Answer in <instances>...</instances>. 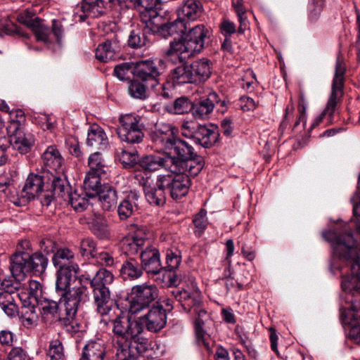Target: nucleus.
Returning <instances> with one entry per match:
<instances>
[{"label":"nucleus","mask_w":360,"mask_h":360,"mask_svg":"<svg viewBox=\"0 0 360 360\" xmlns=\"http://www.w3.org/2000/svg\"><path fill=\"white\" fill-rule=\"evenodd\" d=\"M323 237L332 243L333 257L350 265L351 275L342 277L341 286L344 291L354 296L351 308L360 311V248L356 245L351 231L345 229L341 233L337 230L323 232Z\"/></svg>","instance_id":"obj_1"},{"label":"nucleus","mask_w":360,"mask_h":360,"mask_svg":"<svg viewBox=\"0 0 360 360\" xmlns=\"http://www.w3.org/2000/svg\"><path fill=\"white\" fill-rule=\"evenodd\" d=\"M56 290L60 299L58 302L41 299L37 304L42 315L51 316L55 319H64L66 325H71L74 331L79 330V325L75 321V317L81 303L85 302L88 297L86 286L79 285L72 288L66 287L60 289L56 285Z\"/></svg>","instance_id":"obj_2"},{"label":"nucleus","mask_w":360,"mask_h":360,"mask_svg":"<svg viewBox=\"0 0 360 360\" xmlns=\"http://www.w3.org/2000/svg\"><path fill=\"white\" fill-rule=\"evenodd\" d=\"M85 270L79 276L78 280L80 285L89 283L92 290L94 303L96 311L101 316L108 315L112 311V300L109 285L114 280V276L111 271L101 268L96 271L94 266L86 264Z\"/></svg>","instance_id":"obj_3"},{"label":"nucleus","mask_w":360,"mask_h":360,"mask_svg":"<svg viewBox=\"0 0 360 360\" xmlns=\"http://www.w3.org/2000/svg\"><path fill=\"white\" fill-rule=\"evenodd\" d=\"M112 344L115 355L118 360H129L132 357L130 352L131 341H139L143 333L141 320L131 319L128 315L120 312L112 319Z\"/></svg>","instance_id":"obj_4"},{"label":"nucleus","mask_w":360,"mask_h":360,"mask_svg":"<svg viewBox=\"0 0 360 360\" xmlns=\"http://www.w3.org/2000/svg\"><path fill=\"white\" fill-rule=\"evenodd\" d=\"M345 72L346 65L342 56L339 54L336 58L331 93L326 106L323 111L314 120L311 124V128L317 127L326 115L328 116V123L332 124L333 122L334 115L337 110L338 104L340 102L343 95Z\"/></svg>","instance_id":"obj_5"},{"label":"nucleus","mask_w":360,"mask_h":360,"mask_svg":"<svg viewBox=\"0 0 360 360\" xmlns=\"http://www.w3.org/2000/svg\"><path fill=\"white\" fill-rule=\"evenodd\" d=\"M168 150H172L176 155L172 156L174 166H176L174 171L184 169L188 170V174L195 176L198 175L204 167L202 158L198 155L194 148L188 142L176 138Z\"/></svg>","instance_id":"obj_6"},{"label":"nucleus","mask_w":360,"mask_h":360,"mask_svg":"<svg viewBox=\"0 0 360 360\" xmlns=\"http://www.w3.org/2000/svg\"><path fill=\"white\" fill-rule=\"evenodd\" d=\"M49 179L46 172L42 174L30 173L20 192V198L23 202L39 198L42 205L49 206L53 200L52 193L48 191Z\"/></svg>","instance_id":"obj_7"},{"label":"nucleus","mask_w":360,"mask_h":360,"mask_svg":"<svg viewBox=\"0 0 360 360\" xmlns=\"http://www.w3.org/2000/svg\"><path fill=\"white\" fill-rule=\"evenodd\" d=\"M74 258L75 254L68 248L58 249L53 256L54 266L59 267L56 283L61 290L69 287L72 278L79 272L78 264L72 262Z\"/></svg>","instance_id":"obj_8"},{"label":"nucleus","mask_w":360,"mask_h":360,"mask_svg":"<svg viewBox=\"0 0 360 360\" xmlns=\"http://www.w3.org/2000/svg\"><path fill=\"white\" fill-rule=\"evenodd\" d=\"M166 68L164 60H144L137 62L134 68V75L146 83L148 88L155 89L160 84V76Z\"/></svg>","instance_id":"obj_9"},{"label":"nucleus","mask_w":360,"mask_h":360,"mask_svg":"<svg viewBox=\"0 0 360 360\" xmlns=\"http://www.w3.org/2000/svg\"><path fill=\"white\" fill-rule=\"evenodd\" d=\"M120 126L117 133L122 141L131 144H138L144 138L143 124L141 118L134 114H126L119 118Z\"/></svg>","instance_id":"obj_10"},{"label":"nucleus","mask_w":360,"mask_h":360,"mask_svg":"<svg viewBox=\"0 0 360 360\" xmlns=\"http://www.w3.org/2000/svg\"><path fill=\"white\" fill-rule=\"evenodd\" d=\"M11 257L14 263L13 271L25 277L26 273L30 271L35 274H42L48 264L47 258L39 252L32 255L25 252H15Z\"/></svg>","instance_id":"obj_11"},{"label":"nucleus","mask_w":360,"mask_h":360,"mask_svg":"<svg viewBox=\"0 0 360 360\" xmlns=\"http://www.w3.org/2000/svg\"><path fill=\"white\" fill-rule=\"evenodd\" d=\"M158 297V289L154 284L145 283L133 286L129 300V313L135 314L149 308Z\"/></svg>","instance_id":"obj_12"},{"label":"nucleus","mask_w":360,"mask_h":360,"mask_svg":"<svg viewBox=\"0 0 360 360\" xmlns=\"http://www.w3.org/2000/svg\"><path fill=\"white\" fill-rule=\"evenodd\" d=\"M170 172L167 174H160L162 179V184L165 186L167 191H168L171 197L177 200L185 196L191 186V179L188 170L184 169L180 171H174L169 169Z\"/></svg>","instance_id":"obj_13"},{"label":"nucleus","mask_w":360,"mask_h":360,"mask_svg":"<svg viewBox=\"0 0 360 360\" xmlns=\"http://www.w3.org/2000/svg\"><path fill=\"white\" fill-rule=\"evenodd\" d=\"M198 53L186 41V38L174 37L169 42V48L165 51V57L176 63H186L187 60L195 56Z\"/></svg>","instance_id":"obj_14"},{"label":"nucleus","mask_w":360,"mask_h":360,"mask_svg":"<svg viewBox=\"0 0 360 360\" xmlns=\"http://www.w3.org/2000/svg\"><path fill=\"white\" fill-rule=\"evenodd\" d=\"M150 243L145 232L137 229L133 233L124 237L120 241L122 252L128 255H134L141 252Z\"/></svg>","instance_id":"obj_15"},{"label":"nucleus","mask_w":360,"mask_h":360,"mask_svg":"<svg viewBox=\"0 0 360 360\" xmlns=\"http://www.w3.org/2000/svg\"><path fill=\"white\" fill-rule=\"evenodd\" d=\"M193 313L197 316L195 321L196 342L200 347H203L210 352L214 345L210 335L205 330V324L210 320L207 311L201 308H196Z\"/></svg>","instance_id":"obj_16"},{"label":"nucleus","mask_w":360,"mask_h":360,"mask_svg":"<svg viewBox=\"0 0 360 360\" xmlns=\"http://www.w3.org/2000/svg\"><path fill=\"white\" fill-rule=\"evenodd\" d=\"M142 186L145 198L150 205L162 206L165 204L167 190L160 175L158 176L155 184H151L148 180H143Z\"/></svg>","instance_id":"obj_17"},{"label":"nucleus","mask_w":360,"mask_h":360,"mask_svg":"<svg viewBox=\"0 0 360 360\" xmlns=\"http://www.w3.org/2000/svg\"><path fill=\"white\" fill-rule=\"evenodd\" d=\"M9 143L14 150L20 154H27L31 151L34 145V135L25 128L8 131Z\"/></svg>","instance_id":"obj_18"},{"label":"nucleus","mask_w":360,"mask_h":360,"mask_svg":"<svg viewBox=\"0 0 360 360\" xmlns=\"http://www.w3.org/2000/svg\"><path fill=\"white\" fill-rule=\"evenodd\" d=\"M138 320H141L143 330L146 326L150 332H158L166 325V310L162 305L153 307L146 315L138 318Z\"/></svg>","instance_id":"obj_19"},{"label":"nucleus","mask_w":360,"mask_h":360,"mask_svg":"<svg viewBox=\"0 0 360 360\" xmlns=\"http://www.w3.org/2000/svg\"><path fill=\"white\" fill-rule=\"evenodd\" d=\"M183 36L198 54L205 47L206 40L210 37V30L202 24L197 25L188 28Z\"/></svg>","instance_id":"obj_20"},{"label":"nucleus","mask_w":360,"mask_h":360,"mask_svg":"<svg viewBox=\"0 0 360 360\" xmlns=\"http://www.w3.org/2000/svg\"><path fill=\"white\" fill-rule=\"evenodd\" d=\"M217 101L218 95L215 92L209 94L207 97H202L195 100L192 105L193 116L195 119H209Z\"/></svg>","instance_id":"obj_21"},{"label":"nucleus","mask_w":360,"mask_h":360,"mask_svg":"<svg viewBox=\"0 0 360 360\" xmlns=\"http://www.w3.org/2000/svg\"><path fill=\"white\" fill-rule=\"evenodd\" d=\"M141 266L148 274H158L162 269L158 250L150 243L140 254Z\"/></svg>","instance_id":"obj_22"},{"label":"nucleus","mask_w":360,"mask_h":360,"mask_svg":"<svg viewBox=\"0 0 360 360\" xmlns=\"http://www.w3.org/2000/svg\"><path fill=\"white\" fill-rule=\"evenodd\" d=\"M174 160L172 156L160 157L155 155H149L143 157L139 160L140 167L148 172H155L164 168L166 170H175L176 166H174Z\"/></svg>","instance_id":"obj_23"},{"label":"nucleus","mask_w":360,"mask_h":360,"mask_svg":"<svg viewBox=\"0 0 360 360\" xmlns=\"http://www.w3.org/2000/svg\"><path fill=\"white\" fill-rule=\"evenodd\" d=\"M177 129L170 124L160 122L157 124L152 139L154 142L169 149L170 145L176 140Z\"/></svg>","instance_id":"obj_24"},{"label":"nucleus","mask_w":360,"mask_h":360,"mask_svg":"<svg viewBox=\"0 0 360 360\" xmlns=\"http://www.w3.org/2000/svg\"><path fill=\"white\" fill-rule=\"evenodd\" d=\"M42 161L47 169L48 175L53 174V172L60 173L63 172V159L55 146H49L42 154Z\"/></svg>","instance_id":"obj_25"},{"label":"nucleus","mask_w":360,"mask_h":360,"mask_svg":"<svg viewBox=\"0 0 360 360\" xmlns=\"http://www.w3.org/2000/svg\"><path fill=\"white\" fill-rule=\"evenodd\" d=\"M13 260L10 259V271L11 275H6L4 273H0V289L9 293H14L19 290L22 284L21 281L25 279L24 275H18L13 271Z\"/></svg>","instance_id":"obj_26"},{"label":"nucleus","mask_w":360,"mask_h":360,"mask_svg":"<svg viewBox=\"0 0 360 360\" xmlns=\"http://www.w3.org/2000/svg\"><path fill=\"white\" fill-rule=\"evenodd\" d=\"M194 142L204 148H210L218 141L219 133L214 126L208 127L206 125H196Z\"/></svg>","instance_id":"obj_27"},{"label":"nucleus","mask_w":360,"mask_h":360,"mask_svg":"<svg viewBox=\"0 0 360 360\" xmlns=\"http://www.w3.org/2000/svg\"><path fill=\"white\" fill-rule=\"evenodd\" d=\"M112 0H83L80 9L84 17L98 18L111 6Z\"/></svg>","instance_id":"obj_28"},{"label":"nucleus","mask_w":360,"mask_h":360,"mask_svg":"<svg viewBox=\"0 0 360 360\" xmlns=\"http://www.w3.org/2000/svg\"><path fill=\"white\" fill-rule=\"evenodd\" d=\"M139 194L131 191L117 206V214L120 220H127L131 217L137 208Z\"/></svg>","instance_id":"obj_29"},{"label":"nucleus","mask_w":360,"mask_h":360,"mask_svg":"<svg viewBox=\"0 0 360 360\" xmlns=\"http://www.w3.org/2000/svg\"><path fill=\"white\" fill-rule=\"evenodd\" d=\"M188 30L186 22L184 19L178 18L174 22L159 25L155 33L163 38L178 36L181 37Z\"/></svg>","instance_id":"obj_30"},{"label":"nucleus","mask_w":360,"mask_h":360,"mask_svg":"<svg viewBox=\"0 0 360 360\" xmlns=\"http://www.w3.org/2000/svg\"><path fill=\"white\" fill-rule=\"evenodd\" d=\"M194 83H201L208 79L211 75V61L202 58L189 65Z\"/></svg>","instance_id":"obj_31"},{"label":"nucleus","mask_w":360,"mask_h":360,"mask_svg":"<svg viewBox=\"0 0 360 360\" xmlns=\"http://www.w3.org/2000/svg\"><path fill=\"white\" fill-rule=\"evenodd\" d=\"M49 181H51V188L53 195L67 200L68 195L71 194V186L68 181L63 172L56 174H51Z\"/></svg>","instance_id":"obj_32"},{"label":"nucleus","mask_w":360,"mask_h":360,"mask_svg":"<svg viewBox=\"0 0 360 360\" xmlns=\"http://www.w3.org/2000/svg\"><path fill=\"white\" fill-rule=\"evenodd\" d=\"M139 17L143 29L155 34L162 19L158 8H140Z\"/></svg>","instance_id":"obj_33"},{"label":"nucleus","mask_w":360,"mask_h":360,"mask_svg":"<svg viewBox=\"0 0 360 360\" xmlns=\"http://www.w3.org/2000/svg\"><path fill=\"white\" fill-rule=\"evenodd\" d=\"M108 143V139L101 127L96 124L90 127L87 134V146L96 149L104 150Z\"/></svg>","instance_id":"obj_34"},{"label":"nucleus","mask_w":360,"mask_h":360,"mask_svg":"<svg viewBox=\"0 0 360 360\" xmlns=\"http://www.w3.org/2000/svg\"><path fill=\"white\" fill-rule=\"evenodd\" d=\"M105 356V347L101 340L90 341L83 347L79 360H103Z\"/></svg>","instance_id":"obj_35"},{"label":"nucleus","mask_w":360,"mask_h":360,"mask_svg":"<svg viewBox=\"0 0 360 360\" xmlns=\"http://www.w3.org/2000/svg\"><path fill=\"white\" fill-rule=\"evenodd\" d=\"M120 51V45L117 40L108 39L100 44L96 49V58L101 62L106 63L115 57Z\"/></svg>","instance_id":"obj_36"},{"label":"nucleus","mask_w":360,"mask_h":360,"mask_svg":"<svg viewBox=\"0 0 360 360\" xmlns=\"http://www.w3.org/2000/svg\"><path fill=\"white\" fill-rule=\"evenodd\" d=\"M143 269L141 264L134 258L127 259L122 264L120 273L124 280L134 281L141 278Z\"/></svg>","instance_id":"obj_37"},{"label":"nucleus","mask_w":360,"mask_h":360,"mask_svg":"<svg viewBox=\"0 0 360 360\" xmlns=\"http://www.w3.org/2000/svg\"><path fill=\"white\" fill-rule=\"evenodd\" d=\"M97 196L103 210L110 211L115 208L117 202V193L111 186H104L102 190L98 193Z\"/></svg>","instance_id":"obj_38"},{"label":"nucleus","mask_w":360,"mask_h":360,"mask_svg":"<svg viewBox=\"0 0 360 360\" xmlns=\"http://www.w3.org/2000/svg\"><path fill=\"white\" fill-rule=\"evenodd\" d=\"M101 174L88 172L84 180V188L89 198H95L103 187H102Z\"/></svg>","instance_id":"obj_39"},{"label":"nucleus","mask_w":360,"mask_h":360,"mask_svg":"<svg viewBox=\"0 0 360 360\" xmlns=\"http://www.w3.org/2000/svg\"><path fill=\"white\" fill-rule=\"evenodd\" d=\"M169 77L173 84L194 83L189 65L182 64L171 70Z\"/></svg>","instance_id":"obj_40"},{"label":"nucleus","mask_w":360,"mask_h":360,"mask_svg":"<svg viewBox=\"0 0 360 360\" xmlns=\"http://www.w3.org/2000/svg\"><path fill=\"white\" fill-rule=\"evenodd\" d=\"M201 4L195 0H186L179 10V18H186L188 20H195L201 13Z\"/></svg>","instance_id":"obj_41"},{"label":"nucleus","mask_w":360,"mask_h":360,"mask_svg":"<svg viewBox=\"0 0 360 360\" xmlns=\"http://www.w3.org/2000/svg\"><path fill=\"white\" fill-rule=\"evenodd\" d=\"M115 158L124 168H132L137 163L138 152L136 150H128L124 147L119 146L115 149Z\"/></svg>","instance_id":"obj_42"},{"label":"nucleus","mask_w":360,"mask_h":360,"mask_svg":"<svg viewBox=\"0 0 360 360\" xmlns=\"http://www.w3.org/2000/svg\"><path fill=\"white\" fill-rule=\"evenodd\" d=\"M150 33L140 28L133 29L128 37V45L133 49H139L150 44V39L148 34Z\"/></svg>","instance_id":"obj_43"},{"label":"nucleus","mask_w":360,"mask_h":360,"mask_svg":"<svg viewBox=\"0 0 360 360\" xmlns=\"http://www.w3.org/2000/svg\"><path fill=\"white\" fill-rule=\"evenodd\" d=\"M90 199L87 195V192L85 191L79 193L75 191L68 195V200L72 207L77 212H83L86 210L90 205Z\"/></svg>","instance_id":"obj_44"},{"label":"nucleus","mask_w":360,"mask_h":360,"mask_svg":"<svg viewBox=\"0 0 360 360\" xmlns=\"http://www.w3.org/2000/svg\"><path fill=\"white\" fill-rule=\"evenodd\" d=\"M4 35L11 37H20L27 38L28 34L23 32L20 28L8 18L1 19L0 20V37Z\"/></svg>","instance_id":"obj_45"},{"label":"nucleus","mask_w":360,"mask_h":360,"mask_svg":"<svg viewBox=\"0 0 360 360\" xmlns=\"http://www.w3.org/2000/svg\"><path fill=\"white\" fill-rule=\"evenodd\" d=\"M90 228L93 233L100 239H107L110 237V233L108 224L101 215L92 220Z\"/></svg>","instance_id":"obj_46"},{"label":"nucleus","mask_w":360,"mask_h":360,"mask_svg":"<svg viewBox=\"0 0 360 360\" xmlns=\"http://www.w3.org/2000/svg\"><path fill=\"white\" fill-rule=\"evenodd\" d=\"M37 41H43L46 44L52 42V34L49 27L46 26L41 19L32 29Z\"/></svg>","instance_id":"obj_47"},{"label":"nucleus","mask_w":360,"mask_h":360,"mask_svg":"<svg viewBox=\"0 0 360 360\" xmlns=\"http://www.w3.org/2000/svg\"><path fill=\"white\" fill-rule=\"evenodd\" d=\"M25 115L20 109H17L10 112V121L7 126V131H13L19 129L25 128Z\"/></svg>","instance_id":"obj_48"},{"label":"nucleus","mask_w":360,"mask_h":360,"mask_svg":"<svg viewBox=\"0 0 360 360\" xmlns=\"http://www.w3.org/2000/svg\"><path fill=\"white\" fill-rule=\"evenodd\" d=\"M88 165L89 167V172H92L101 175L105 174L107 166L100 153L95 152L91 154L89 157Z\"/></svg>","instance_id":"obj_49"},{"label":"nucleus","mask_w":360,"mask_h":360,"mask_svg":"<svg viewBox=\"0 0 360 360\" xmlns=\"http://www.w3.org/2000/svg\"><path fill=\"white\" fill-rule=\"evenodd\" d=\"M79 250L80 255L88 259L95 258L98 254L96 242L89 238L81 240Z\"/></svg>","instance_id":"obj_50"},{"label":"nucleus","mask_w":360,"mask_h":360,"mask_svg":"<svg viewBox=\"0 0 360 360\" xmlns=\"http://www.w3.org/2000/svg\"><path fill=\"white\" fill-rule=\"evenodd\" d=\"M146 89H148L147 84L136 79L130 83L128 91L131 97L143 100L147 96Z\"/></svg>","instance_id":"obj_51"},{"label":"nucleus","mask_w":360,"mask_h":360,"mask_svg":"<svg viewBox=\"0 0 360 360\" xmlns=\"http://www.w3.org/2000/svg\"><path fill=\"white\" fill-rule=\"evenodd\" d=\"M47 356L49 360H66L62 342L58 339L50 342Z\"/></svg>","instance_id":"obj_52"},{"label":"nucleus","mask_w":360,"mask_h":360,"mask_svg":"<svg viewBox=\"0 0 360 360\" xmlns=\"http://www.w3.org/2000/svg\"><path fill=\"white\" fill-rule=\"evenodd\" d=\"M40 20L41 18L37 17L35 13L32 9H25L17 15V20L31 30Z\"/></svg>","instance_id":"obj_53"},{"label":"nucleus","mask_w":360,"mask_h":360,"mask_svg":"<svg viewBox=\"0 0 360 360\" xmlns=\"http://www.w3.org/2000/svg\"><path fill=\"white\" fill-rule=\"evenodd\" d=\"M118 3L125 6L139 7L140 8H158L160 0H117Z\"/></svg>","instance_id":"obj_54"},{"label":"nucleus","mask_w":360,"mask_h":360,"mask_svg":"<svg viewBox=\"0 0 360 360\" xmlns=\"http://www.w3.org/2000/svg\"><path fill=\"white\" fill-rule=\"evenodd\" d=\"M201 295L200 292L194 288L189 292L188 297L186 298L184 303L182 304V307L184 310L191 311L192 309L195 311L196 308H200Z\"/></svg>","instance_id":"obj_55"},{"label":"nucleus","mask_w":360,"mask_h":360,"mask_svg":"<svg viewBox=\"0 0 360 360\" xmlns=\"http://www.w3.org/2000/svg\"><path fill=\"white\" fill-rule=\"evenodd\" d=\"M181 261V257L178 250H167L166 254L165 269L167 271H174L177 269Z\"/></svg>","instance_id":"obj_56"},{"label":"nucleus","mask_w":360,"mask_h":360,"mask_svg":"<svg viewBox=\"0 0 360 360\" xmlns=\"http://www.w3.org/2000/svg\"><path fill=\"white\" fill-rule=\"evenodd\" d=\"M135 65L131 63H122L115 66L114 69V75L120 80H125L129 78V73L134 75V68Z\"/></svg>","instance_id":"obj_57"},{"label":"nucleus","mask_w":360,"mask_h":360,"mask_svg":"<svg viewBox=\"0 0 360 360\" xmlns=\"http://www.w3.org/2000/svg\"><path fill=\"white\" fill-rule=\"evenodd\" d=\"M192 103L186 97H180L175 100L173 105V112L175 114H184L192 111Z\"/></svg>","instance_id":"obj_58"},{"label":"nucleus","mask_w":360,"mask_h":360,"mask_svg":"<svg viewBox=\"0 0 360 360\" xmlns=\"http://www.w3.org/2000/svg\"><path fill=\"white\" fill-rule=\"evenodd\" d=\"M29 297L37 303L43 299L41 285L37 281H30L29 283Z\"/></svg>","instance_id":"obj_59"},{"label":"nucleus","mask_w":360,"mask_h":360,"mask_svg":"<svg viewBox=\"0 0 360 360\" xmlns=\"http://www.w3.org/2000/svg\"><path fill=\"white\" fill-rule=\"evenodd\" d=\"M207 212L205 210H201L194 217L193 222L195 227L197 229L199 234L202 233L207 227Z\"/></svg>","instance_id":"obj_60"},{"label":"nucleus","mask_w":360,"mask_h":360,"mask_svg":"<svg viewBox=\"0 0 360 360\" xmlns=\"http://www.w3.org/2000/svg\"><path fill=\"white\" fill-rule=\"evenodd\" d=\"M66 148L70 153L78 158L82 157V151L80 150L79 141L74 137H69L65 140Z\"/></svg>","instance_id":"obj_61"},{"label":"nucleus","mask_w":360,"mask_h":360,"mask_svg":"<svg viewBox=\"0 0 360 360\" xmlns=\"http://www.w3.org/2000/svg\"><path fill=\"white\" fill-rule=\"evenodd\" d=\"M220 30L224 37H230L236 31V25L229 20L224 19L221 22Z\"/></svg>","instance_id":"obj_62"},{"label":"nucleus","mask_w":360,"mask_h":360,"mask_svg":"<svg viewBox=\"0 0 360 360\" xmlns=\"http://www.w3.org/2000/svg\"><path fill=\"white\" fill-rule=\"evenodd\" d=\"M95 259L103 266H112L115 264L113 257L107 252H98Z\"/></svg>","instance_id":"obj_63"},{"label":"nucleus","mask_w":360,"mask_h":360,"mask_svg":"<svg viewBox=\"0 0 360 360\" xmlns=\"http://www.w3.org/2000/svg\"><path fill=\"white\" fill-rule=\"evenodd\" d=\"M352 326L349 330V337L356 343H360V320L357 323H353L352 321L348 323Z\"/></svg>","instance_id":"obj_64"}]
</instances>
